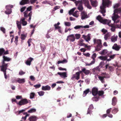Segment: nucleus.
Listing matches in <instances>:
<instances>
[{"label":"nucleus","mask_w":121,"mask_h":121,"mask_svg":"<svg viewBox=\"0 0 121 121\" xmlns=\"http://www.w3.org/2000/svg\"><path fill=\"white\" fill-rule=\"evenodd\" d=\"M94 107L92 104H91L89 108H88V110L87 112V114H90L91 112V111L90 109H92Z\"/></svg>","instance_id":"32"},{"label":"nucleus","mask_w":121,"mask_h":121,"mask_svg":"<svg viewBox=\"0 0 121 121\" xmlns=\"http://www.w3.org/2000/svg\"><path fill=\"white\" fill-rule=\"evenodd\" d=\"M68 38H69V40L71 42H73L75 40V38L73 34L69 35L68 36Z\"/></svg>","instance_id":"17"},{"label":"nucleus","mask_w":121,"mask_h":121,"mask_svg":"<svg viewBox=\"0 0 121 121\" xmlns=\"http://www.w3.org/2000/svg\"><path fill=\"white\" fill-rule=\"evenodd\" d=\"M28 103V102L26 99H24L22 100L19 102L17 103L20 105H22L26 104Z\"/></svg>","instance_id":"10"},{"label":"nucleus","mask_w":121,"mask_h":121,"mask_svg":"<svg viewBox=\"0 0 121 121\" xmlns=\"http://www.w3.org/2000/svg\"><path fill=\"white\" fill-rule=\"evenodd\" d=\"M85 5L87 6V8L89 9H91V7L89 4V3H88Z\"/></svg>","instance_id":"63"},{"label":"nucleus","mask_w":121,"mask_h":121,"mask_svg":"<svg viewBox=\"0 0 121 121\" xmlns=\"http://www.w3.org/2000/svg\"><path fill=\"white\" fill-rule=\"evenodd\" d=\"M94 42L95 44H97V47L95 48V50L97 51H100L102 46L101 40L100 39H95L94 40Z\"/></svg>","instance_id":"5"},{"label":"nucleus","mask_w":121,"mask_h":121,"mask_svg":"<svg viewBox=\"0 0 121 121\" xmlns=\"http://www.w3.org/2000/svg\"><path fill=\"white\" fill-rule=\"evenodd\" d=\"M102 32L104 33V34H105V33L107 32L108 31L107 30L103 28L101 30Z\"/></svg>","instance_id":"64"},{"label":"nucleus","mask_w":121,"mask_h":121,"mask_svg":"<svg viewBox=\"0 0 121 121\" xmlns=\"http://www.w3.org/2000/svg\"><path fill=\"white\" fill-rule=\"evenodd\" d=\"M117 10H118L117 9L114 10L113 15L112 17V19L115 23L119 22L121 19L120 17L117 14V13L121 12V10L119 9V12L117 11Z\"/></svg>","instance_id":"3"},{"label":"nucleus","mask_w":121,"mask_h":121,"mask_svg":"<svg viewBox=\"0 0 121 121\" xmlns=\"http://www.w3.org/2000/svg\"><path fill=\"white\" fill-rule=\"evenodd\" d=\"M26 18H22L21 19L20 22H19L20 23L21 25V23L22 24L23 26H25L27 25V22L25 21Z\"/></svg>","instance_id":"20"},{"label":"nucleus","mask_w":121,"mask_h":121,"mask_svg":"<svg viewBox=\"0 0 121 121\" xmlns=\"http://www.w3.org/2000/svg\"><path fill=\"white\" fill-rule=\"evenodd\" d=\"M16 24L18 28L19 29V32H18V34L19 35H20L21 32V26L20 24V23L18 21H16Z\"/></svg>","instance_id":"18"},{"label":"nucleus","mask_w":121,"mask_h":121,"mask_svg":"<svg viewBox=\"0 0 121 121\" xmlns=\"http://www.w3.org/2000/svg\"><path fill=\"white\" fill-rule=\"evenodd\" d=\"M42 90H49L51 89V87L48 85H47L45 86H43L42 88Z\"/></svg>","instance_id":"24"},{"label":"nucleus","mask_w":121,"mask_h":121,"mask_svg":"<svg viewBox=\"0 0 121 121\" xmlns=\"http://www.w3.org/2000/svg\"><path fill=\"white\" fill-rule=\"evenodd\" d=\"M80 1L81 2V3H84L85 5L89 3L88 0H82Z\"/></svg>","instance_id":"46"},{"label":"nucleus","mask_w":121,"mask_h":121,"mask_svg":"<svg viewBox=\"0 0 121 121\" xmlns=\"http://www.w3.org/2000/svg\"><path fill=\"white\" fill-rule=\"evenodd\" d=\"M41 85L40 84H37L34 85V86L36 88H39L41 86Z\"/></svg>","instance_id":"61"},{"label":"nucleus","mask_w":121,"mask_h":121,"mask_svg":"<svg viewBox=\"0 0 121 121\" xmlns=\"http://www.w3.org/2000/svg\"><path fill=\"white\" fill-rule=\"evenodd\" d=\"M6 69L7 68H6L5 69L3 68L2 69V68H1V70L4 72L5 78L6 79L8 77V76L6 75Z\"/></svg>","instance_id":"34"},{"label":"nucleus","mask_w":121,"mask_h":121,"mask_svg":"<svg viewBox=\"0 0 121 121\" xmlns=\"http://www.w3.org/2000/svg\"><path fill=\"white\" fill-rule=\"evenodd\" d=\"M75 39H79L81 35L80 34H77L75 35Z\"/></svg>","instance_id":"44"},{"label":"nucleus","mask_w":121,"mask_h":121,"mask_svg":"<svg viewBox=\"0 0 121 121\" xmlns=\"http://www.w3.org/2000/svg\"><path fill=\"white\" fill-rule=\"evenodd\" d=\"M111 35V33H108L105 35L104 38L105 40H107L108 38L110 37Z\"/></svg>","instance_id":"28"},{"label":"nucleus","mask_w":121,"mask_h":121,"mask_svg":"<svg viewBox=\"0 0 121 121\" xmlns=\"http://www.w3.org/2000/svg\"><path fill=\"white\" fill-rule=\"evenodd\" d=\"M90 35V34H88L87 35H82V38L84 39L86 42H88L91 39Z\"/></svg>","instance_id":"12"},{"label":"nucleus","mask_w":121,"mask_h":121,"mask_svg":"<svg viewBox=\"0 0 121 121\" xmlns=\"http://www.w3.org/2000/svg\"><path fill=\"white\" fill-rule=\"evenodd\" d=\"M81 19L82 20L85 19L89 17L86 13L84 11L82 12L81 13Z\"/></svg>","instance_id":"9"},{"label":"nucleus","mask_w":121,"mask_h":121,"mask_svg":"<svg viewBox=\"0 0 121 121\" xmlns=\"http://www.w3.org/2000/svg\"><path fill=\"white\" fill-rule=\"evenodd\" d=\"M94 63H95L93 62H93L92 61L90 63H85V64L86 66H90L94 64Z\"/></svg>","instance_id":"53"},{"label":"nucleus","mask_w":121,"mask_h":121,"mask_svg":"<svg viewBox=\"0 0 121 121\" xmlns=\"http://www.w3.org/2000/svg\"><path fill=\"white\" fill-rule=\"evenodd\" d=\"M96 54L95 53H94L93 55H92V58L93 59V60L92 61L94 63H95V58L96 57Z\"/></svg>","instance_id":"38"},{"label":"nucleus","mask_w":121,"mask_h":121,"mask_svg":"<svg viewBox=\"0 0 121 121\" xmlns=\"http://www.w3.org/2000/svg\"><path fill=\"white\" fill-rule=\"evenodd\" d=\"M29 0H22L20 2V4L21 5H24L27 4L29 2Z\"/></svg>","instance_id":"30"},{"label":"nucleus","mask_w":121,"mask_h":121,"mask_svg":"<svg viewBox=\"0 0 121 121\" xmlns=\"http://www.w3.org/2000/svg\"><path fill=\"white\" fill-rule=\"evenodd\" d=\"M96 19L98 20L100 22L104 24H107L109 26H111L110 29L112 31L114 32L115 30V28H116V24L114 27V25L113 24L111 23V21L109 20H104L99 15H98L96 18Z\"/></svg>","instance_id":"1"},{"label":"nucleus","mask_w":121,"mask_h":121,"mask_svg":"<svg viewBox=\"0 0 121 121\" xmlns=\"http://www.w3.org/2000/svg\"><path fill=\"white\" fill-rule=\"evenodd\" d=\"M92 100L93 101H97L98 100V98L96 97H94L92 98Z\"/></svg>","instance_id":"55"},{"label":"nucleus","mask_w":121,"mask_h":121,"mask_svg":"<svg viewBox=\"0 0 121 121\" xmlns=\"http://www.w3.org/2000/svg\"><path fill=\"white\" fill-rule=\"evenodd\" d=\"M27 35V34H22L21 35V39L22 40H24L26 38Z\"/></svg>","instance_id":"41"},{"label":"nucleus","mask_w":121,"mask_h":121,"mask_svg":"<svg viewBox=\"0 0 121 121\" xmlns=\"http://www.w3.org/2000/svg\"><path fill=\"white\" fill-rule=\"evenodd\" d=\"M18 78L13 79L12 80V83L14 82H18Z\"/></svg>","instance_id":"54"},{"label":"nucleus","mask_w":121,"mask_h":121,"mask_svg":"<svg viewBox=\"0 0 121 121\" xmlns=\"http://www.w3.org/2000/svg\"><path fill=\"white\" fill-rule=\"evenodd\" d=\"M41 47L42 50L43 51H44L45 49V46L43 44L41 46Z\"/></svg>","instance_id":"58"},{"label":"nucleus","mask_w":121,"mask_h":121,"mask_svg":"<svg viewBox=\"0 0 121 121\" xmlns=\"http://www.w3.org/2000/svg\"><path fill=\"white\" fill-rule=\"evenodd\" d=\"M118 110L117 108H114L112 111V113L114 114H115L118 112Z\"/></svg>","instance_id":"42"},{"label":"nucleus","mask_w":121,"mask_h":121,"mask_svg":"<svg viewBox=\"0 0 121 121\" xmlns=\"http://www.w3.org/2000/svg\"><path fill=\"white\" fill-rule=\"evenodd\" d=\"M108 74L105 73H103L100 75L98 76V78L100 81L101 82L104 83L105 82L104 78H109L110 76H108Z\"/></svg>","instance_id":"6"},{"label":"nucleus","mask_w":121,"mask_h":121,"mask_svg":"<svg viewBox=\"0 0 121 121\" xmlns=\"http://www.w3.org/2000/svg\"><path fill=\"white\" fill-rule=\"evenodd\" d=\"M112 48L116 51H118L120 48V46L118 45L116 43H115L113 46Z\"/></svg>","instance_id":"21"},{"label":"nucleus","mask_w":121,"mask_h":121,"mask_svg":"<svg viewBox=\"0 0 121 121\" xmlns=\"http://www.w3.org/2000/svg\"><path fill=\"white\" fill-rule=\"evenodd\" d=\"M25 73V72H23L22 70H20L19 72V74L20 75H22L24 74Z\"/></svg>","instance_id":"57"},{"label":"nucleus","mask_w":121,"mask_h":121,"mask_svg":"<svg viewBox=\"0 0 121 121\" xmlns=\"http://www.w3.org/2000/svg\"><path fill=\"white\" fill-rule=\"evenodd\" d=\"M38 93L40 96H42L44 95V93L43 91H41L38 92Z\"/></svg>","instance_id":"51"},{"label":"nucleus","mask_w":121,"mask_h":121,"mask_svg":"<svg viewBox=\"0 0 121 121\" xmlns=\"http://www.w3.org/2000/svg\"><path fill=\"white\" fill-rule=\"evenodd\" d=\"M82 71L86 75L89 74L90 72L89 70L86 69L85 68H83L82 69Z\"/></svg>","instance_id":"33"},{"label":"nucleus","mask_w":121,"mask_h":121,"mask_svg":"<svg viewBox=\"0 0 121 121\" xmlns=\"http://www.w3.org/2000/svg\"><path fill=\"white\" fill-rule=\"evenodd\" d=\"M11 60V58L3 56V60L2 62H1V68H2V69H3V68L4 69L7 68L8 67V65L9 64L8 63H5V62L6 61H10Z\"/></svg>","instance_id":"4"},{"label":"nucleus","mask_w":121,"mask_h":121,"mask_svg":"<svg viewBox=\"0 0 121 121\" xmlns=\"http://www.w3.org/2000/svg\"><path fill=\"white\" fill-rule=\"evenodd\" d=\"M0 30L4 33H5V28H4L3 27H0Z\"/></svg>","instance_id":"52"},{"label":"nucleus","mask_w":121,"mask_h":121,"mask_svg":"<svg viewBox=\"0 0 121 121\" xmlns=\"http://www.w3.org/2000/svg\"><path fill=\"white\" fill-rule=\"evenodd\" d=\"M91 2V4L92 6L94 7H96L98 5V3L96 1H93L90 0Z\"/></svg>","instance_id":"31"},{"label":"nucleus","mask_w":121,"mask_h":121,"mask_svg":"<svg viewBox=\"0 0 121 121\" xmlns=\"http://www.w3.org/2000/svg\"><path fill=\"white\" fill-rule=\"evenodd\" d=\"M36 109L35 108H32L28 110V112L29 113H32L36 112Z\"/></svg>","instance_id":"36"},{"label":"nucleus","mask_w":121,"mask_h":121,"mask_svg":"<svg viewBox=\"0 0 121 121\" xmlns=\"http://www.w3.org/2000/svg\"><path fill=\"white\" fill-rule=\"evenodd\" d=\"M57 74L60 75V76L63 78H65L67 77V73L66 72H59L57 73Z\"/></svg>","instance_id":"14"},{"label":"nucleus","mask_w":121,"mask_h":121,"mask_svg":"<svg viewBox=\"0 0 121 121\" xmlns=\"http://www.w3.org/2000/svg\"><path fill=\"white\" fill-rule=\"evenodd\" d=\"M98 89L97 88L94 87L92 89V93L93 95L94 96H96L98 93Z\"/></svg>","instance_id":"16"},{"label":"nucleus","mask_w":121,"mask_h":121,"mask_svg":"<svg viewBox=\"0 0 121 121\" xmlns=\"http://www.w3.org/2000/svg\"><path fill=\"white\" fill-rule=\"evenodd\" d=\"M111 1H110L109 0H102V4L100 7V11L103 14V16H105V14L104 13L106 12L105 9L106 6H107V7H108V6L111 4Z\"/></svg>","instance_id":"2"},{"label":"nucleus","mask_w":121,"mask_h":121,"mask_svg":"<svg viewBox=\"0 0 121 121\" xmlns=\"http://www.w3.org/2000/svg\"><path fill=\"white\" fill-rule=\"evenodd\" d=\"M117 99L116 97H114L112 100V104L113 106H115L116 104Z\"/></svg>","instance_id":"26"},{"label":"nucleus","mask_w":121,"mask_h":121,"mask_svg":"<svg viewBox=\"0 0 121 121\" xmlns=\"http://www.w3.org/2000/svg\"><path fill=\"white\" fill-rule=\"evenodd\" d=\"M76 8H74L71 9L69 12V15L72 14H73V12L75 10Z\"/></svg>","instance_id":"47"},{"label":"nucleus","mask_w":121,"mask_h":121,"mask_svg":"<svg viewBox=\"0 0 121 121\" xmlns=\"http://www.w3.org/2000/svg\"><path fill=\"white\" fill-rule=\"evenodd\" d=\"M100 66H98L96 68H94L98 72L100 70Z\"/></svg>","instance_id":"56"},{"label":"nucleus","mask_w":121,"mask_h":121,"mask_svg":"<svg viewBox=\"0 0 121 121\" xmlns=\"http://www.w3.org/2000/svg\"><path fill=\"white\" fill-rule=\"evenodd\" d=\"M9 53L8 50L5 51L4 49L3 48L0 49V56L4 55H6Z\"/></svg>","instance_id":"15"},{"label":"nucleus","mask_w":121,"mask_h":121,"mask_svg":"<svg viewBox=\"0 0 121 121\" xmlns=\"http://www.w3.org/2000/svg\"><path fill=\"white\" fill-rule=\"evenodd\" d=\"M108 52L107 50L104 49L100 52L99 53L100 54L102 55H105L108 53Z\"/></svg>","instance_id":"35"},{"label":"nucleus","mask_w":121,"mask_h":121,"mask_svg":"<svg viewBox=\"0 0 121 121\" xmlns=\"http://www.w3.org/2000/svg\"><path fill=\"white\" fill-rule=\"evenodd\" d=\"M60 24V23L59 22H58L57 24H55L54 25V26L55 27V29H57L59 28L60 27L58 25H59Z\"/></svg>","instance_id":"49"},{"label":"nucleus","mask_w":121,"mask_h":121,"mask_svg":"<svg viewBox=\"0 0 121 121\" xmlns=\"http://www.w3.org/2000/svg\"><path fill=\"white\" fill-rule=\"evenodd\" d=\"M29 119L30 121H36L37 118L36 116H33L30 117Z\"/></svg>","instance_id":"27"},{"label":"nucleus","mask_w":121,"mask_h":121,"mask_svg":"<svg viewBox=\"0 0 121 121\" xmlns=\"http://www.w3.org/2000/svg\"><path fill=\"white\" fill-rule=\"evenodd\" d=\"M79 72H76L75 74L73 75L71 79L73 80L74 78H75L77 80H78L79 78Z\"/></svg>","instance_id":"13"},{"label":"nucleus","mask_w":121,"mask_h":121,"mask_svg":"<svg viewBox=\"0 0 121 121\" xmlns=\"http://www.w3.org/2000/svg\"><path fill=\"white\" fill-rule=\"evenodd\" d=\"M92 70L93 73V74H97L98 72L96 70V69H95L94 68L92 69Z\"/></svg>","instance_id":"59"},{"label":"nucleus","mask_w":121,"mask_h":121,"mask_svg":"<svg viewBox=\"0 0 121 121\" xmlns=\"http://www.w3.org/2000/svg\"><path fill=\"white\" fill-rule=\"evenodd\" d=\"M120 5V4H119V3L117 4H115L114 7V8L115 9V10H115L117 9V10H117V11L119 12V9H120L121 10V9H117V8L119 6V5Z\"/></svg>","instance_id":"40"},{"label":"nucleus","mask_w":121,"mask_h":121,"mask_svg":"<svg viewBox=\"0 0 121 121\" xmlns=\"http://www.w3.org/2000/svg\"><path fill=\"white\" fill-rule=\"evenodd\" d=\"M35 95V93L34 92H31L30 94V98L32 99L34 98Z\"/></svg>","instance_id":"43"},{"label":"nucleus","mask_w":121,"mask_h":121,"mask_svg":"<svg viewBox=\"0 0 121 121\" xmlns=\"http://www.w3.org/2000/svg\"><path fill=\"white\" fill-rule=\"evenodd\" d=\"M65 25L67 26H70L71 25V24L70 22H64Z\"/></svg>","instance_id":"48"},{"label":"nucleus","mask_w":121,"mask_h":121,"mask_svg":"<svg viewBox=\"0 0 121 121\" xmlns=\"http://www.w3.org/2000/svg\"><path fill=\"white\" fill-rule=\"evenodd\" d=\"M108 56H99L98 58L102 60L103 61L106 60L107 61V59H108Z\"/></svg>","instance_id":"23"},{"label":"nucleus","mask_w":121,"mask_h":121,"mask_svg":"<svg viewBox=\"0 0 121 121\" xmlns=\"http://www.w3.org/2000/svg\"><path fill=\"white\" fill-rule=\"evenodd\" d=\"M75 3L76 5H78V9L82 11L83 9V7L82 6V4L80 1H76L75 2Z\"/></svg>","instance_id":"8"},{"label":"nucleus","mask_w":121,"mask_h":121,"mask_svg":"<svg viewBox=\"0 0 121 121\" xmlns=\"http://www.w3.org/2000/svg\"><path fill=\"white\" fill-rule=\"evenodd\" d=\"M116 55V54H114L112 55H108V56L109 57V58L107 59V61H109L113 59L115 57Z\"/></svg>","instance_id":"25"},{"label":"nucleus","mask_w":121,"mask_h":121,"mask_svg":"<svg viewBox=\"0 0 121 121\" xmlns=\"http://www.w3.org/2000/svg\"><path fill=\"white\" fill-rule=\"evenodd\" d=\"M117 38L118 36L117 35H114L113 36H112L110 38L111 41L113 43L115 42L117 40Z\"/></svg>","instance_id":"19"},{"label":"nucleus","mask_w":121,"mask_h":121,"mask_svg":"<svg viewBox=\"0 0 121 121\" xmlns=\"http://www.w3.org/2000/svg\"><path fill=\"white\" fill-rule=\"evenodd\" d=\"M32 13L31 12H30L29 13V14H28V16L29 17V18L28 20V21H29V22H30V21L31 20V16L32 15Z\"/></svg>","instance_id":"45"},{"label":"nucleus","mask_w":121,"mask_h":121,"mask_svg":"<svg viewBox=\"0 0 121 121\" xmlns=\"http://www.w3.org/2000/svg\"><path fill=\"white\" fill-rule=\"evenodd\" d=\"M89 92V89H86L83 92V96L84 97Z\"/></svg>","instance_id":"37"},{"label":"nucleus","mask_w":121,"mask_h":121,"mask_svg":"<svg viewBox=\"0 0 121 121\" xmlns=\"http://www.w3.org/2000/svg\"><path fill=\"white\" fill-rule=\"evenodd\" d=\"M33 60V58L30 57L28 59L27 61L25 63L27 65L30 66L31 65V62Z\"/></svg>","instance_id":"22"},{"label":"nucleus","mask_w":121,"mask_h":121,"mask_svg":"<svg viewBox=\"0 0 121 121\" xmlns=\"http://www.w3.org/2000/svg\"><path fill=\"white\" fill-rule=\"evenodd\" d=\"M13 6L12 5H7L6 7V10L5 11V13L7 14H9L11 13V9L12 8Z\"/></svg>","instance_id":"7"},{"label":"nucleus","mask_w":121,"mask_h":121,"mask_svg":"<svg viewBox=\"0 0 121 121\" xmlns=\"http://www.w3.org/2000/svg\"><path fill=\"white\" fill-rule=\"evenodd\" d=\"M30 78L33 81H34L35 80V77L33 76H30Z\"/></svg>","instance_id":"62"},{"label":"nucleus","mask_w":121,"mask_h":121,"mask_svg":"<svg viewBox=\"0 0 121 121\" xmlns=\"http://www.w3.org/2000/svg\"><path fill=\"white\" fill-rule=\"evenodd\" d=\"M72 15L74 16L77 18L79 16L78 11H75V12L72 14Z\"/></svg>","instance_id":"39"},{"label":"nucleus","mask_w":121,"mask_h":121,"mask_svg":"<svg viewBox=\"0 0 121 121\" xmlns=\"http://www.w3.org/2000/svg\"><path fill=\"white\" fill-rule=\"evenodd\" d=\"M98 93L99 95H102L103 94L104 92L102 91H99L98 92Z\"/></svg>","instance_id":"60"},{"label":"nucleus","mask_w":121,"mask_h":121,"mask_svg":"<svg viewBox=\"0 0 121 121\" xmlns=\"http://www.w3.org/2000/svg\"><path fill=\"white\" fill-rule=\"evenodd\" d=\"M28 11H26L24 13V17L25 18L28 17L29 13H28Z\"/></svg>","instance_id":"50"},{"label":"nucleus","mask_w":121,"mask_h":121,"mask_svg":"<svg viewBox=\"0 0 121 121\" xmlns=\"http://www.w3.org/2000/svg\"><path fill=\"white\" fill-rule=\"evenodd\" d=\"M89 26L88 25H86L85 26L82 25H77L76 26L74 27V28L75 30H77L79 29L83 28H89Z\"/></svg>","instance_id":"11"},{"label":"nucleus","mask_w":121,"mask_h":121,"mask_svg":"<svg viewBox=\"0 0 121 121\" xmlns=\"http://www.w3.org/2000/svg\"><path fill=\"white\" fill-rule=\"evenodd\" d=\"M18 82L19 83H23L25 82V78H18Z\"/></svg>","instance_id":"29"}]
</instances>
